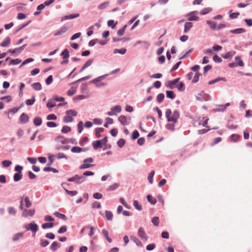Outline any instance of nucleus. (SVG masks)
I'll return each mask as SVG.
<instances>
[{"mask_svg":"<svg viewBox=\"0 0 252 252\" xmlns=\"http://www.w3.org/2000/svg\"><path fill=\"white\" fill-rule=\"evenodd\" d=\"M165 115L168 121L173 122V123H176L180 117V114L178 111H174L172 114L171 110L169 109L166 110Z\"/></svg>","mask_w":252,"mask_h":252,"instance_id":"1","label":"nucleus"},{"mask_svg":"<svg viewBox=\"0 0 252 252\" xmlns=\"http://www.w3.org/2000/svg\"><path fill=\"white\" fill-rule=\"evenodd\" d=\"M179 78H176L172 81L168 82V87L170 89H173L174 88H177L179 91H183L185 90L184 84L183 82H179L178 81Z\"/></svg>","mask_w":252,"mask_h":252,"instance_id":"2","label":"nucleus"},{"mask_svg":"<svg viewBox=\"0 0 252 252\" xmlns=\"http://www.w3.org/2000/svg\"><path fill=\"white\" fill-rule=\"evenodd\" d=\"M66 116L63 118V122L68 123L73 121V118L72 116H76L77 112L75 110H68L65 111Z\"/></svg>","mask_w":252,"mask_h":252,"instance_id":"3","label":"nucleus"},{"mask_svg":"<svg viewBox=\"0 0 252 252\" xmlns=\"http://www.w3.org/2000/svg\"><path fill=\"white\" fill-rule=\"evenodd\" d=\"M107 141V136H106L104 138L101 140H97L95 142H94L93 145L94 149L96 150L99 148H101L103 145H105Z\"/></svg>","mask_w":252,"mask_h":252,"instance_id":"4","label":"nucleus"},{"mask_svg":"<svg viewBox=\"0 0 252 252\" xmlns=\"http://www.w3.org/2000/svg\"><path fill=\"white\" fill-rule=\"evenodd\" d=\"M84 177L82 175L79 176L76 174L75 176L68 178L67 181L69 182H73L77 184H80L84 181Z\"/></svg>","mask_w":252,"mask_h":252,"instance_id":"5","label":"nucleus"},{"mask_svg":"<svg viewBox=\"0 0 252 252\" xmlns=\"http://www.w3.org/2000/svg\"><path fill=\"white\" fill-rule=\"evenodd\" d=\"M208 120H209V119L206 117H199V118H198L196 122L198 123V125L199 126H203L208 127V126H207V125L208 124Z\"/></svg>","mask_w":252,"mask_h":252,"instance_id":"6","label":"nucleus"},{"mask_svg":"<svg viewBox=\"0 0 252 252\" xmlns=\"http://www.w3.org/2000/svg\"><path fill=\"white\" fill-rule=\"evenodd\" d=\"M119 121L123 125H128L131 120L130 117H126L125 116L121 115L118 118Z\"/></svg>","mask_w":252,"mask_h":252,"instance_id":"7","label":"nucleus"},{"mask_svg":"<svg viewBox=\"0 0 252 252\" xmlns=\"http://www.w3.org/2000/svg\"><path fill=\"white\" fill-rule=\"evenodd\" d=\"M138 236L143 240L145 241H147L148 237L145 232V230L143 227H140L138 230Z\"/></svg>","mask_w":252,"mask_h":252,"instance_id":"8","label":"nucleus"},{"mask_svg":"<svg viewBox=\"0 0 252 252\" xmlns=\"http://www.w3.org/2000/svg\"><path fill=\"white\" fill-rule=\"evenodd\" d=\"M198 11H194L189 13L187 16L188 17V20L190 21H198L199 20V17L196 15L198 14Z\"/></svg>","mask_w":252,"mask_h":252,"instance_id":"9","label":"nucleus"},{"mask_svg":"<svg viewBox=\"0 0 252 252\" xmlns=\"http://www.w3.org/2000/svg\"><path fill=\"white\" fill-rule=\"evenodd\" d=\"M24 232H18L15 234L12 238V240L14 242H18L19 240L23 239Z\"/></svg>","mask_w":252,"mask_h":252,"instance_id":"10","label":"nucleus"},{"mask_svg":"<svg viewBox=\"0 0 252 252\" xmlns=\"http://www.w3.org/2000/svg\"><path fill=\"white\" fill-rule=\"evenodd\" d=\"M29 226L30 230L32 232L33 236H34L36 232L38 230V226L37 224H36L34 221H32L30 223V225Z\"/></svg>","mask_w":252,"mask_h":252,"instance_id":"11","label":"nucleus"},{"mask_svg":"<svg viewBox=\"0 0 252 252\" xmlns=\"http://www.w3.org/2000/svg\"><path fill=\"white\" fill-rule=\"evenodd\" d=\"M35 213L34 209H24L22 213V216L24 217H27L28 216H32Z\"/></svg>","mask_w":252,"mask_h":252,"instance_id":"12","label":"nucleus"},{"mask_svg":"<svg viewBox=\"0 0 252 252\" xmlns=\"http://www.w3.org/2000/svg\"><path fill=\"white\" fill-rule=\"evenodd\" d=\"M68 30V28L65 26L62 27L59 31L54 33V36H58L66 32Z\"/></svg>","mask_w":252,"mask_h":252,"instance_id":"13","label":"nucleus"},{"mask_svg":"<svg viewBox=\"0 0 252 252\" xmlns=\"http://www.w3.org/2000/svg\"><path fill=\"white\" fill-rule=\"evenodd\" d=\"M93 62H94L93 59H90V60H88V61L81 67V68L80 70V72H83L86 68L90 66L92 64Z\"/></svg>","mask_w":252,"mask_h":252,"instance_id":"14","label":"nucleus"},{"mask_svg":"<svg viewBox=\"0 0 252 252\" xmlns=\"http://www.w3.org/2000/svg\"><path fill=\"white\" fill-rule=\"evenodd\" d=\"M93 162V159L92 158H89L84 160V163L83 164L81 165L80 166V169H84L88 168L90 166V165L88 164V162L91 163Z\"/></svg>","mask_w":252,"mask_h":252,"instance_id":"15","label":"nucleus"},{"mask_svg":"<svg viewBox=\"0 0 252 252\" xmlns=\"http://www.w3.org/2000/svg\"><path fill=\"white\" fill-rule=\"evenodd\" d=\"M26 45H23L19 48H15L13 50H9V52L12 54L21 53L25 48Z\"/></svg>","mask_w":252,"mask_h":252,"instance_id":"16","label":"nucleus"},{"mask_svg":"<svg viewBox=\"0 0 252 252\" xmlns=\"http://www.w3.org/2000/svg\"><path fill=\"white\" fill-rule=\"evenodd\" d=\"M29 117L25 113H23L21 114L20 118V121L21 123H26L29 121Z\"/></svg>","mask_w":252,"mask_h":252,"instance_id":"17","label":"nucleus"},{"mask_svg":"<svg viewBox=\"0 0 252 252\" xmlns=\"http://www.w3.org/2000/svg\"><path fill=\"white\" fill-rule=\"evenodd\" d=\"M79 16V14H70L69 15H66L62 18L61 21H63L65 20L73 19L75 18H77Z\"/></svg>","mask_w":252,"mask_h":252,"instance_id":"18","label":"nucleus"},{"mask_svg":"<svg viewBox=\"0 0 252 252\" xmlns=\"http://www.w3.org/2000/svg\"><path fill=\"white\" fill-rule=\"evenodd\" d=\"M102 234L109 243L112 242V240L109 237V233L107 230H106L105 229H103L102 230Z\"/></svg>","mask_w":252,"mask_h":252,"instance_id":"19","label":"nucleus"},{"mask_svg":"<svg viewBox=\"0 0 252 252\" xmlns=\"http://www.w3.org/2000/svg\"><path fill=\"white\" fill-rule=\"evenodd\" d=\"M54 215L57 218L61 219L63 220H67V217L64 214H61L59 212L56 211L54 213Z\"/></svg>","mask_w":252,"mask_h":252,"instance_id":"20","label":"nucleus"},{"mask_svg":"<svg viewBox=\"0 0 252 252\" xmlns=\"http://www.w3.org/2000/svg\"><path fill=\"white\" fill-rule=\"evenodd\" d=\"M10 43V38L9 36H7L5 39L0 43L1 47H6L9 45Z\"/></svg>","mask_w":252,"mask_h":252,"instance_id":"21","label":"nucleus"},{"mask_svg":"<svg viewBox=\"0 0 252 252\" xmlns=\"http://www.w3.org/2000/svg\"><path fill=\"white\" fill-rule=\"evenodd\" d=\"M65 185H66L65 183H62V186L63 188L64 189V190H65V192L68 195H70L71 196H75V195H76L77 194V191H75V190L70 191V190H68L66 189H65L64 187V186Z\"/></svg>","mask_w":252,"mask_h":252,"instance_id":"22","label":"nucleus"},{"mask_svg":"<svg viewBox=\"0 0 252 252\" xmlns=\"http://www.w3.org/2000/svg\"><path fill=\"white\" fill-rule=\"evenodd\" d=\"M130 239L134 242L137 246L142 247L143 246L142 243L134 236H131Z\"/></svg>","mask_w":252,"mask_h":252,"instance_id":"23","label":"nucleus"},{"mask_svg":"<svg viewBox=\"0 0 252 252\" xmlns=\"http://www.w3.org/2000/svg\"><path fill=\"white\" fill-rule=\"evenodd\" d=\"M120 186V185L118 183H114L113 185L109 186V187L107 189V191H113L116 189Z\"/></svg>","mask_w":252,"mask_h":252,"instance_id":"24","label":"nucleus"},{"mask_svg":"<svg viewBox=\"0 0 252 252\" xmlns=\"http://www.w3.org/2000/svg\"><path fill=\"white\" fill-rule=\"evenodd\" d=\"M54 226V223L51 222H46L42 224L41 227L43 229L50 228Z\"/></svg>","mask_w":252,"mask_h":252,"instance_id":"25","label":"nucleus"},{"mask_svg":"<svg viewBox=\"0 0 252 252\" xmlns=\"http://www.w3.org/2000/svg\"><path fill=\"white\" fill-rule=\"evenodd\" d=\"M230 32L234 34H239L243 33L245 32V30L243 28H239L235 30H231Z\"/></svg>","mask_w":252,"mask_h":252,"instance_id":"26","label":"nucleus"},{"mask_svg":"<svg viewBox=\"0 0 252 252\" xmlns=\"http://www.w3.org/2000/svg\"><path fill=\"white\" fill-rule=\"evenodd\" d=\"M60 244L57 242L54 241L52 243L50 247L52 251H55L60 247Z\"/></svg>","mask_w":252,"mask_h":252,"instance_id":"27","label":"nucleus"},{"mask_svg":"<svg viewBox=\"0 0 252 252\" xmlns=\"http://www.w3.org/2000/svg\"><path fill=\"white\" fill-rule=\"evenodd\" d=\"M42 119L40 117H35L33 120V124L36 126H39L41 125Z\"/></svg>","mask_w":252,"mask_h":252,"instance_id":"28","label":"nucleus"},{"mask_svg":"<svg viewBox=\"0 0 252 252\" xmlns=\"http://www.w3.org/2000/svg\"><path fill=\"white\" fill-rule=\"evenodd\" d=\"M192 23L191 22H186L185 24L184 32H187L192 27Z\"/></svg>","mask_w":252,"mask_h":252,"instance_id":"29","label":"nucleus"},{"mask_svg":"<svg viewBox=\"0 0 252 252\" xmlns=\"http://www.w3.org/2000/svg\"><path fill=\"white\" fill-rule=\"evenodd\" d=\"M240 136L238 134H233L230 136V140L232 142H237L239 141Z\"/></svg>","mask_w":252,"mask_h":252,"instance_id":"30","label":"nucleus"},{"mask_svg":"<svg viewBox=\"0 0 252 252\" xmlns=\"http://www.w3.org/2000/svg\"><path fill=\"white\" fill-rule=\"evenodd\" d=\"M105 217L108 220H111L113 219V215L111 211H105Z\"/></svg>","mask_w":252,"mask_h":252,"instance_id":"31","label":"nucleus"},{"mask_svg":"<svg viewBox=\"0 0 252 252\" xmlns=\"http://www.w3.org/2000/svg\"><path fill=\"white\" fill-rule=\"evenodd\" d=\"M236 53L234 51H231L227 52L224 56L223 58L225 59L231 58Z\"/></svg>","mask_w":252,"mask_h":252,"instance_id":"32","label":"nucleus"},{"mask_svg":"<svg viewBox=\"0 0 252 252\" xmlns=\"http://www.w3.org/2000/svg\"><path fill=\"white\" fill-rule=\"evenodd\" d=\"M207 24H208L210 28L213 30H217V27L215 22H211L210 21H207Z\"/></svg>","mask_w":252,"mask_h":252,"instance_id":"33","label":"nucleus"},{"mask_svg":"<svg viewBox=\"0 0 252 252\" xmlns=\"http://www.w3.org/2000/svg\"><path fill=\"white\" fill-rule=\"evenodd\" d=\"M147 198L148 201L150 202L152 204H155L157 203V200L156 198H154L151 195H148L147 196Z\"/></svg>","mask_w":252,"mask_h":252,"instance_id":"34","label":"nucleus"},{"mask_svg":"<svg viewBox=\"0 0 252 252\" xmlns=\"http://www.w3.org/2000/svg\"><path fill=\"white\" fill-rule=\"evenodd\" d=\"M133 205L135 209L138 211H141L142 209V206L139 204L137 200H134Z\"/></svg>","mask_w":252,"mask_h":252,"instance_id":"35","label":"nucleus"},{"mask_svg":"<svg viewBox=\"0 0 252 252\" xmlns=\"http://www.w3.org/2000/svg\"><path fill=\"white\" fill-rule=\"evenodd\" d=\"M32 87L34 89L37 91H39L41 89V85L40 83L37 82L32 84Z\"/></svg>","mask_w":252,"mask_h":252,"instance_id":"36","label":"nucleus"},{"mask_svg":"<svg viewBox=\"0 0 252 252\" xmlns=\"http://www.w3.org/2000/svg\"><path fill=\"white\" fill-rule=\"evenodd\" d=\"M61 55L63 59H67L69 56L68 50L66 49H64Z\"/></svg>","mask_w":252,"mask_h":252,"instance_id":"37","label":"nucleus"},{"mask_svg":"<svg viewBox=\"0 0 252 252\" xmlns=\"http://www.w3.org/2000/svg\"><path fill=\"white\" fill-rule=\"evenodd\" d=\"M235 59L236 61H237V65L240 66H244V63L243 61L241 59V58L239 56L236 57Z\"/></svg>","mask_w":252,"mask_h":252,"instance_id":"38","label":"nucleus"},{"mask_svg":"<svg viewBox=\"0 0 252 252\" xmlns=\"http://www.w3.org/2000/svg\"><path fill=\"white\" fill-rule=\"evenodd\" d=\"M49 244V242L48 240L45 239H41L40 241V245L41 247H45L48 246Z\"/></svg>","mask_w":252,"mask_h":252,"instance_id":"39","label":"nucleus"},{"mask_svg":"<svg viewBox=\"0 0 252 252\" xmlns=\"http://www.w3.org/2000/svg\"><path fill=\"white\" fill-rule=\"evenodd\" d=\"M152 222L155 226H158L159 225V218L158 217H154L152 219Z\"/></svg>","mask_w":252,"mask_h":252,"instance_id":"40","label":"nucleus"},{"mask_svg":"<svg viewBox=\"0 0 252 252\" xmlns=\"http://www.w3.org/2000/svg\"><path fill=\"white\" fill-rule=\"evenodd\" d=\"M127 27V25H125L122 28H121V29L119 30L117 32V34L119 36H122L124 32H125V31L126 30V29Z\"/></svg>","mask_w":252,"mask_h":252,"instance_id":"41","label":"nucleus"},{"mask_svg":"<svg viewBox=\"0 0 252 252\" xmlns=\"http://www.w3.org/2000/svg\"><path fill=\"white\" fill-rule=\"evenodd\" d=\"M211 10H212V8H210V7L205 8H203L201 11L200 14L201 15H205V14H206L208 13L210 11H211Z\"/></svg>","mask_w":252,"mask_h":252,"instance_id":"42","label":"nucleus"},{"mask_svg":"<svg viewBox=\"0 0 252 252\" xmlns=\"http://www.w3.org/2000/svg\"><path fill=\"white\" fill-rule=\"evenodd\" d=\"M71 130V128L67 126H63L62 128V132L63 133H66L69 131H70Z\"/></svg>","mask_w":252,"mask_h":252,"instance_id":"43","label":"nucleus"},{"mask_svg":"<svg viewBox=\"0 0 252 252\" xmlns=\"http://www.w3.org/2000/svg\"><path fill=\"white\" fill-rule=\"evenodd\" d=\"M104 131V128L102 127H98L95 129V135L97 137L100 136V132H102Z\"/></svg>","mask_w":252,"mask_h":252,"instance_id":"44","label":"nucleus"},{"mask_svg":"<svg viewBox=\"0 0 252 252\" xmlns=\"http://www.w3.org/2000/svg\"><path fill=\"white\" fill-rule=\"evenodd\" d=\"M126 49H115L114 50V53L115 54L119 53V54L124 55L126 53Z\"/></svg>","mask_w":252,"mask_h":252,"instance_id":"45","label":"nucleus"},{"mask_svg":"<svg viewBox=\"0 0 252 252\" xmlns=\"http://www.w3.org/2000/svg\"><path fill=\"white\" fill-rule=\"evenodd\" d=\"M67 228L66 225H63L59 229L58 233L59 234L64 233L67 231Z\"/></svg>","mask_w":252,"mask_h":252,"instance_id":"46","label":"nucleus"},{"mask_svg":"<svg viewBox=\"0 0 252 252\" xmlns=\"http://www.w3.org/2000/svg\"><path fill=\"white\" fill-rule=\"evenodd\" d=\"M71 151L73 153H80L81 151H82V149L79 147H73L71 149Z\"/></svg>","mask_w":252,"mask_h":252,"instance_id":"47","label":"nucleus"},{"mask_svg":"<svg viewBox=\"0 0 252 252\" xmlns=\"http://www.w3.org/2000/svg\"><path fill=\"white\" fill-rule=\"evenodd\" d=\"M166 96L167 97L173 99L175 95L173 93V92L171 91H166Z\"/></svg>","mask_w":252,"mask_h":252,"instance_id":"48","label":"nucleus"},{"mask_svg":"<svg viewBox=\"0 0 252 252\" xmlns=\"http://www.w3.org/2000/svg\"><path fill=\"white\" fill-rule=\"evenodd\" d=\"M111 110L113 112H116L117 113H120L122 111V108L120 105H116L111 108Z\"/></svg>","mask_w":252,"mask_h":252,"instance_id":"49","label":"nucleus"},{"mask_svg":"<svg viewBox=\"0 0 252 252\" xmlns=\"http://www.w3.org/2000/svg\"><path fill=\"white\" fill-rule=\"evenodd\" d=\"M76 93V90L74 89L73 87H71L69 90H68L66 92L68 96H72L74 94Z\"/></svg>","mask_w":252,"mask_h":252,"instance_id":"50","label":"nucleus"},{"mask_svg":"<svg viewBox=\"0 0 252 252\" xmlns=\"http://www.w3.org/2000/svg\"><path fill=\"white\" fill-rule=\"evenodd\" d=\"M164 98V95L163 94H159L158 95L157 99L158 103H161Z\"/></svg>","mask_w":252,"mask_h":252,"instance_id":"51","label":"nucleus"},{"mask_svg":"<svg viewBox=\"0 0 252 252\" xmlns=\"http://www.w3.org/2000/svg\"><path fill=\"white\" fill-rule=\"evenodd\" d=\"M139 133L138 131L137 130H135L132 133L131 139H132V140H134L137 139L139 137Z\"/></svg>","mask_w":252,"mask_h":252,"instance_id":"52","label":"nucleus"},{"mask_svg":"<svg viewBox=\"0 0 252 252\" xmlns=\"http://www.w3.org/2000/svg\"><path fill=\"white\" fill-rule=\"evenodd\" d=\"M35 102V97L32 96V99H28L26 101V103L27 105H32Z\"/></svg>","mask_w":252,"mask_h":252,"instance_id":"53","label":"nucleus"},{"mask_svg":"<svg viewBox=\"0 0 252 252\" xmlns=\"http://www.w3.org/2000/svg\"><path fill=\"white\" fill-rule=\"evenodd\" d=\"M11 164V161L8 160H5L2 161V164L5 167H9Z\"/></svg>","mask_w":252,"mask_h":252,"instance_id":"54","label":"nucleus"},{"mask_svg":"<svg viewBox=\"0 0 252 252\" xmlns=\"http://www.w3.org/2000/svg\"><path fill=\"white\" fill-rule=\"evenodd\" d=\"M87 228H88V229H90V232L89 233V235L90 237H92L94 235V228L93 226H91L90 225L87 226Z\"/></svg>","mask_w":252,"mask_h":252,"instance_id":"55","label":"nucleus"},{"mask_svg":"<svg viewBox=\"0 0 252 252\" xmlns=\"http://www.w3.org/2000/svg\"><path fill=\"white\" fill-rule=\"evenodd\" d=\"M92 207L93 208H100L101 207L100 203L97 201H94L92 204Z\"/></svg>","mask_w":252,"mask_h":252,"instance_id":"56","label":"nucleus"},{"mask_svg":"<svg viewBox=\"0 0 252 252\" xmlns=\"http://www.w3.org/2000/svg\"><path fill=\"white\" fill-rule=\"evenodd\" d=\"M200 76V73L198 72L195 73V75L192 79V82L193 83H196L199 80V77Z\"/></svg>","mask_w":252,"mask_h":252,"instance_id":"57","label":"nucleus"},{"mask_svg":"<svg viewBox=\"0 0 252 252\" xmlns=\"http://www.w3.org/2000/svg\"><path fill=\"white\" fill-rule=\"evenodd\" d=\"M117 24V22L114 23V21L112 20H109L107 22V25L109 27H111L112 28H114L116 24Z\"/></svg>","mask_w":252,"mask_h":252,"instance_id":"58","label":"nucleus"},{"mask_svg":"<svg viewBox=\"0 0 252 252\" xmlns=\"http://www.w3.org/2000/svg\"><path fill=\"white\" fill-rule=\"evenodd\" d=\"M44 171L45 172H53L54 173L58 172L55 168L51 167H45L44 168Z\"/></svg>","mask_w":252,"mask_h":252,"instance_id":"59","label":"nucleus"},{"mask_svg":"<svg viewBox=\"0 0 252 252\" xmlns=\"http://www.w3.org/2000/svg\"><path fill=\"white\" fill-rule=\"evenodd\" d=\"M125 142V140L121 138L117 142V145L119 147L122 148L124 146Z\"/></svg>","mask_w":252,"mask_h":252,"instance_id":"60","label":"nucleus"},{"mask_svg":"<svg viewBox=\"0 0 252 252\" xmlns=\"http://www.w3.org/2000/svg\"><path fill=\"white\" fill-rule=\"evenodd\" d=\"M8 212L9 214L10 215H15L16 214V211L15 210V209H14L13 207H9L8 208Z\"/></svg>","mask_w":252,"mask_h":252,"instance_id":"61","label":"nucleus"},{"mask_svg":"<svg viewBox=\"0 0 252 252\" xmlns=\"http://www.w3.org/2000/svg\"><path fill=\"white\" fill-rule=\"evenodd\" d=\"M83 129V123L82 121H80L78 124V131L79 133H81Z\"/></svg>","mask_w":252,"mask_h":252,"instance_id":"62","label":"nucleus"},{"mask_svg":"<svg viewBox=\"0 0 252 252\" xmlns=\"http://www.w3.org/2000/svg\"><path fill=\"white\" fill-rule=\"evenodd\" d=\"M45 237L46 238L51 240L54 239L55 237V235L51 232L46 233Z\"/></svg>","mask_w":252,"mask_h":252,"instance_id":"63","label":"nucleus"},{"mask_svg":"<svg viewBox=\"0 0 252 252\" xmlns=\"http://www.w3.org/2000/svg\"><path fill=\"white\" fill-rule=\"evenodd\" d=\"M93 197L96 199H100L102 197V194L101 193L96 192L94 193Z\"/></svg>","mask_w":252,"mask_h":252,"instance_id":"64","label":"nucleus"}]
</instances>
